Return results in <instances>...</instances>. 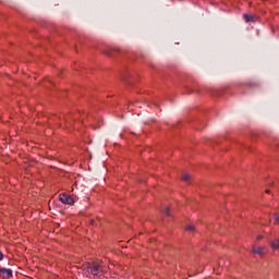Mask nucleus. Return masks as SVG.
<instances>
[{"instance_id":"obj_1","label":"nucleus","mask_w":279,"mask_h":279,"mask_svg":"<svg viewBox=\"0 0 279 279\" xmlns=\"http://www.w3.org/2000/svg\"><path fill=\"white\" fill-rule=\"evenodd\" d=\"M104 262L101 259H94L93 262H87L83 265V270L86 274H92V276H99L104 274Z\"/></svg>"},{"instance_id":"obj_2","label":"nucleus","mask_w":279,"mask_h":279,"mask_svg":"<svg viewBox=\"0 0 279 279\" xmlns=\"http://www.w3.org/2000/svg\"><path fill=\"white\" fill-rule=\"evenodd\" d=\"M59 199L61 204H68L69 206H73V204H75V198L66 193L60 194Z\"/></svg>"},{"instance_id":"obj_3","label":"nucleus","mask_w":279,"mask_h":279,"mask_svg":"<svg viewBox=\"0 0 279 279\" xmlns=\"http://www.w3.org/2000/svg\"><path fill=\"white\" fill-rule=\"evenodd\" d=\"M0 274L3 278H12V269L1 268Z\"/></svg>"},{"instance_id":"obj_4","label":"nucleus","mask_w":279,"mask_h":279,"mask_svg":"<svg viewBox=\"0 0 279 279\" xmlns=\"http://www.w3.org/2000/svg\"><path fill=\"white\" fill-rule=\"evenodd\" d=\"M118 51H120L119 48H113V49H107L104 50L105 56H108L109 58H112V53H118Z\"/></svg>"},{"instance_id":"obj_5","label":"nucleus","mask_w":279,"mask_h":279,"mask_svg":"<svg viewBox=\"0 0 279 279\" xmlns=\"http://www.w3.org/2000/svg\"><path fill=\"white\" fill-rule=\"evenodd\" d=\"M253 254H258L259 256H263L265 254V247L263 246H254L253 247Z\"/></svg>"},{"instance_id":"obj_6","label":"nucleus","mask_w":279,"mask_h":279,"mask_svg":"<svg viewBox=\"0 0 279 279\" xmlns=\"http://www.w3.org/2000/svg\"><path fill=\"white\" fill-rule=\"evenodd\" d=\"M243 17H244V21L246 22V23H254V15H250V14H244L243 15Z\"/></svg>"},{"instance_id":"obj_7","label":"nucleus","mask_w":279,"mask_h":279,"mask_svg":"<svg viewBox=\"0 0 279 279\" xmlns=\"http://www.w3.org/2000/svg\"><path fill=\"white\" fill-rule=\"evenodd\" d=\"M185 230H186V232H190V234H194V232H196L195 226H193V225L186 226Z\"/></svg>"},{"instance_id":"obj_8","label":"nucleus","mask_w":279,"mask_h":279,"mask_svg":"<svg viewBox=\"0 0 279 279\" xmlns=\"http://www.w3.org/2000/svg\"><path fill=\"white\" fill-rule=\"evenodd\" d=\"M161 213H163V215L167 217H171V209L169 207H163Z\"/></svg>"},{"instance_id":"obj_9","label":"nucleus","mask_w":279,"mask_h":279,"mask_svg":"<svg viewBox=\"0 0 279 279\" xmlns=\"http://www.w3.org/2000/svg\"><path fill=\"white\" fill-rule=\"evenodd\" d=\"M270 245L272 250H279V240H274Z\"/></svg>"},{"instance_id":"obj_10","label":"nucleus","mask_w":279,"mask_h":279,"mask_svg":"<svg viewBox=\"0 0 279 279\" xmlns=\"http://www.w3.org/2000/svg\"><path fill=\"white\" fill-rule=\"evenodd\" d=\"M182 180H183V182H189V180H191V174H189V173H183Z\"/></svg>"},{"instance_id":"obj_11","label":"nucleus","mask_w":279,"mask_h":279,"mask_svg":"<svg viewBox=\"0 0 279 279\" xmlns=\"http://www.w3.org/2000/svg\"><path fill=\"white\" fill-rule=\"evenodd\" d=\"M246 86L256 87V86H258V83H248V84H246Z\"/></svg>"},{"instance_id":"obj_12","label":"nucleus","mask_w":279,"mask_h":279,"mask_svg":"<svg viewBox=\"0 0 279 279\" xmlns=\"http://www.w3.org/2000/svg\"><path fill=\"white\" fill-rule=\"evenodd\" d=\"M0 260H3V253L0 251Z\"/></svg>"},{"instance_id":"obj_13","label":"nucleus","mask_w":279,"mask_h":279,"mask_svg":"<svg viewBox=\"0 0 279 279\" xmlns=\"http://www.w3.org/2000/svg\"><path fill=\"white\" fill-rule=\"evenodd\" d=\"M260 240H263V235L257 236V241H260Z\"/></svg>"},{"instance_id":"obj_14","label":"nucleus","mask_w":279,"mask_h":279,"mask_svg":"<svg viewBox=\"0 0 279 279\" xmlns=\"http://www.w3.org/2000/svg\"><path fill=\"white\" fill-rule=\"evenodd\" d=\"M276 221L279 222V216H275Z\"/></svg>"},{"instance_id":"obj_15","label":"nucleus","mask_w":279,"mask_h":279,"mask_svg":"<svg viewBox=\"0 0 279 279\" xmlns=\"http://www.w3.org/2000/svg\"><path fill=\"white\" fill-rule=\"evenodd\" d=\"M95 225V220H90V226H94Z\"/></svg>"},{"instance_id":"obj_16","label":"nucleus","mask_w":279,"mask_h":279,"mask_svg":"<svg viewBox=\"0 0 279 279\" xmlns=\"http://www.w3.org/2000/svg\"><path fill=\"white\" fill-rule=\"evenodd\" d=\"M266 193H269V190H266Z\"/></svg>"}]
</instances>
